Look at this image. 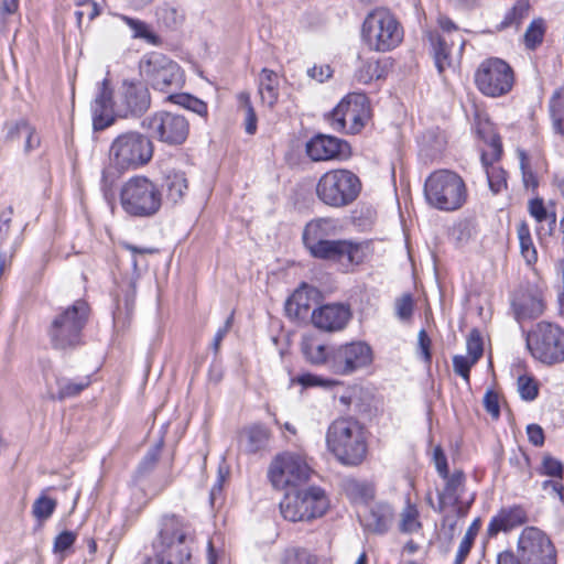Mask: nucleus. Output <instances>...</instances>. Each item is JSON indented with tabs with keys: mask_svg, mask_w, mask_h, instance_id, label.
I'll list each match as a JSON object with an SVG mask.
<instances>
[{
	"mask_svg": "<svg viewBox=\"0 0 564 564\" xmlns=\"http://www.w3.org/2000/svg\"><path fill=\"white\" fill-rule=\"evenodd\" d=\"M151 107V95L148 86L138 80H123L116 99H112L110 83L105 78L91 102L93 126L95 130H104L115 122V116L121 118H139Z\"/></svg>",
	"mask_w": 564,
	"mask_h": 564,
	"instance_id": "nucleus-1",
	"label": "nucleus"
},
{
	"mask_svg": "<svg viewBox=\"0 0 564 564\" xmlns=\"http://www.w3.org/2000/svg\"><path fill=\"white\" fill-rule=\"evenodd\" d=\"M195 532L192 525L176 516L161 519L152 543L153 555L140 564H198L194 556Z\"/></svg>",
	"mask_w": 564,
	"mask_h": 564,
	"instance_id": "nucleus-2",
	"label": "nucleus"
},
{
	"mask_svg": "<svg viewBox=\"0 0 564 564\" xmlns=\"http://www.w3.org/2000/svg\"><path fill=\"white\" fill-rule=\"evenodd\" d=\"M153 143L149 135L139 131L118 134L108 151V165L101 173V188L107 194L119 176L128 170L147 165L153 156Z\"/></svg>",
	"mask_w": 564,
	"mask_h": 564,
	"instance_id": "nucleus-3",
	"label": "nucleus"
},
{
	"mask_svg": "<svg viewBox=\"0 0 564 564\" xmlns=\"http://www.w3.org/2000/svg\"><path fill=\"white\" fill-rule=\"evenodd\" d=\"M90 306L85 300L59 308L47 328L52 347L59 351H72L85 344L84 329L88 324Z\"/></svg>",
	"mask_w": 564,
	"mask_h": 564,
	"instance_id": "nucleus-4",
	"label": "nucleus"
},
{
	"mask_svg": "<svg viewBox=\"0 0 564 564\" xmlns=\"http://www.w3.org/2000/svg\"><path fill=\"white\" fill-rule=\"evenodd\" d=\"M326 448L343 465L357 466L367 455L364 427L352 417L333 421L326 431Z\"/></svg>",
	"mask_w": 564,
	"mask_h": 564,
	"instance_id": "nucleus-5",
	"label": "nucleus"
},
{
	"mask_svg": "<svg viewBox=\"0 0 564 564\" xmlns=\"http://www.w3.org/2000/svg\"><path fill=\"white\" fill-rule=\"evenodd\" d=\"M404 30L398 18L386 8H376L365 18L361 39L373 52L386 53L397 48L403 41Z\"/></svg>",
	"mask_w": 564,
	"mask_h": 564,
	"instance_id": "nucleus-6",
	"label": "nucleus"
},
{
	"mask_svg": "<svg viewBox=\"0 0 564 564\" xmlns=\"http://www.w3.org/2000/svg\"><path fill=\"white\" fill-rule=\"evenodd\" d=\"M424 196L430 206L443 212H454L466 203L467 188L457 173L437 170L425 180Z\"/></svg>",
	"mask_w": 564,
	"mask_h": 564,
	"instance_id": "nucleus-7",
	"label": "nucleus"
},
{
	"mask_svg": "<svg viewBox=\"0 0 564 564\" xmlns=\"http://www.w3.org/2000/svg\"><path fill=\"white\" fill-rule=\"evenodd\" d=\"M120 204L122 209L132 217H152L162 206V193L152 180L135 175L122 184Z\"/></svg>",
	"mask_w": 564,
	"mask_h": 564,
	"instance_id": "nucleus-8",
	"label": "nucleus"
},
{
	"mask_svg": "<svg viewBox=\"0 0 564 564\" xmlns=\"http://www.w3.org/2000/svg\"><path fill=\"white\" fill-rule=\"evenodd\" d=\"M527 348L531 356L545 366L564 362V328L558 324L542 321L525 334Z\"/></svg>",
	"mask_w": 564,
	"mask_h": 564,
	"instance_id": "nucleus-9",
	"label": "nucleus"
},
{
	"mask_svg": "<svg viewBox=\"0 0 564 564\" xmlns=\"http://www.w3.org/2000/svg\"><path fill=\"white\" fill-rule=\"evenodd\" d=\"M361 191L359 177L349 170L336 169L324 173L316 184L318 199L330 207L341 208L357 199Z\"/></svg>",
	"mask_w": 564,
	"mask_h": 564,
	"instance_id": "nucleus-10",
	"label": "nucleus"
},
{
	"mask_svg": "<svg viewBox=\"0 0 564 564\" xmlns=\"http://www.w3.org/2000/svg\"><path fill=\"white\" fill-rule=\"evenodd\" d=\"M329 507L325 490L317 486L288 492L280 502L282 517L291 522L311 521L322 517Z\"/></svg>",
	"mask_w": 564,
	"mask_h": 564,
	"instance_id": "nucleus-11",
	"label": "nucleus"
},
{
	"mask_svg": "<svg viewBox=\"0 0 564 564\" xmlns=\"http://www.w3.org/2000/svg\"><path fill=\"white\" fill-rule=\"evenodd\" d=\"M311 474L312 468L304 454L286 451L273 457L267 476L274 489L284 490L306 482Z\"/></svg>",
	"mask_w": 564,
	"mask_h": 564,
	"instance_id": "nucleus-12",
	"label": "nucleus"
},
{
	"mask_svg": "<svg viewBox=\"0 0 564 564\" xmlns=\"http://www.w3.org/2000/svg\"><path fill=\"white\" fill-rule=\"evenodd\" d=\"M140 73L153 89L170 91L184 84V75L178 64L159 52L145 54L140 61Z\"/></svg>",
	"mask_w": 564,
	"mask_h": 564,
	"instance_id": "nucleus-13",
	"label": "nucleus"
},
{
	"mask_svg": "<svg viewBox=\"0 0 564 564\" xmlns=\"http://www.w3.org/2000/svg\"><path fill=\"white\" fill-rule=\"evenodd\" d=\"M475 84L487 97H501L513 87L514 73L511 66L501 58L490 57L482 61L475 72Z\"/></svg>",
	"mask_w": 564,
	"mask_h": 564,
	"instance_id": "nucleus-14",
	"label": "nucleus"
},
{
	"mask_svg": "<svg viewBox=\"0 0 564 564\" xmlns=\"http://www.w3.org/2000/svg\"><path fill=\"white\" fill-rule=\"evenodd\" d=\"M370 116L369 101L365 94L347 95L328 117L329 124L336 131L358 133Z\"/></svg>",
	"mask_w": 564,
	"mask_h": 564,
	"instance_id": "nucleus-15",
	"label": "nucleus"
},
{
	"mask_svg": "<svg viewBox=\"0 0 564 564\" xmlns=\"http://www.w3.org/2000/svg\"><path fill=\"white\" fill-rule=\"evenodd\" d=\"M141 127L148 131L150 139H158L169 145L184 143L189 132V123L184 116L167 111L147 117Z\"/></svg>",
	"mask_w": 564,
	"mask_h": 564,
	"instance_id": "nucleus-16",
	"label": "nucleus"
},
{
	"mask_svg": "<svg viewBox=\"0 0 564 564\" xmlns=\"http://www.w3.org/2000/svg\"><path fill=\"white\" fill-rule=\"evenodd\" d=\"M372 362V349L365 341H351L333 347L328 369L338 376H350Z\"/></svg>",
	"mask_w": 564,
	"mask_h": 564,
	"instance_id": "nucleus-17",
	"label": "nucleus"
},
{
	"mask_svg": "<svg viewBox=\"0 0 564 564\" xmlns=\"http://www.w3.org/2000/svg\"><path fill=\"white\" fill-rule=\"evenodd\" d=\"M522 564H556V550L550 538L535 527H527L518 539Z\"/></svg>",
	"mask_w": 564,
	"mask_h": 564,
	"instance_id": "nucleus-18",
	"label": "nucleus"
},
{
	"mask_svg": "<svg viewBox=\"0 0 564 564\" xmlns=\"http://www.w3.org/2000/svg\"><path fill=\"white\" fill-rule=\"evenodd\" d=\"M313 258L332 261L349 272L366 259V248L362 243L346 239H330L310 251Z\"/></svg>",
	"mask_w": 564,
	"mask_h": 564,
	"instance_id": "nucleus-19",
	"label": "nucleus"
},
{
	"mask_svg": "<svg viewBox=\"0 0 564 564\" xmlns=\"http://www.w3.org/2000/svg\"><path fill=\"white\" fill-rule=\"evenodd\" d=\"M429 42L440 75L452 66L454 51L462 55L465 40L460 33L429 32Z\"/></svg>",
	"mask_w": 564,
	"mask_h": 564,
	"instance_id": "nucleus-20",
	"label": "nucleus"
},
{
	"mask_svg": "<svg viewBox=\"0 0 564 564\" xmlns=\"http://www.w3.org/2000/svg\"><path fill=\"white\" fill-rule=\"evenodd\" d=\"M306 154L315 162L346 160L350 156V145L336 137L317 134L306 143Z\"/></svg>",
	"mask_w": 564,
	"mask_h": 564,
	"instance_id": "nucleus-21",
	"label": "nucleus"
},
{
	"mask_svg": "<svg viewBox=\"0 0 564 564\" xmlns=\"http://www.w3.org/2000/svg\"><path fill=\"white\" fill-rule=\"evenodd\" d=\"M350 318L351 312L349 306L340 303L323 305L312 313V323L314 326L325 332H338L344 329Z\"/></svg>",
	"mask_w": 564,
	"mask_h": 564,
	"instance_id": "nucleus-22",
	"label": "nucleus"
},
{
	"mask_svg": "<svg viewBox=\"0 0 564 564\" xmlns=\"http://www.w3.org/2000/svg\"><path fill=\"white\" fill-rule=\"evenodd\" d=\"M546 308L545 297L539 289H527L518 294L512 301V310L517 322L536 319L541 317Z\"/></svg>",
	"mask_w": 564,
	"mask_h": 564,
	"instance_id": "nucleus-23",
	"label": "nucleus"
},
{
	"mask_svg": "<svg viewBox=\"0 0 564 564\" xmlns=\"http://www.w3.org/2000/svg\"><path fill=\"white\" fill-rule=\"evenodd\" d=\"M529 521L528 509L522 505L505 506L490 519L487 535L496 536L500 532H509Z\"/></svg>",
	"mask_w": 564,
	"mask_h": 564,
	"instance_id": "nucleus-24",
	"label": "nucleus"
},
{
	"mask_svg": "<svg viewBox=\"0 0 564 564\" xmlns=\"http://www.w3.org/2000/svg\"><path fill=\"white\" fill-rule=\"evenodd\" d=\"M488 151L481 152V163L486 169L489 187L494 193H499L507 185L506 173L503 170L494 166V163L500 159L502 153L501 140L494 134L488 141Z\"/></svg>",
	"mask_w": 564,
	"mask_h": 564,
	"instance_id": "nucleus-25",
	"label": "nucleus"
},
{
	"mask_svg": "<svg viewBox=\"0 0 564 564\" xmlns=\"http://www.w3.org/2000/svg\"><path fill=\"white\" fill-rule=\"evenodd\" d=\"M393 517V508L386 502L375 503L365 513L359 514L364 529L376 534L387 533Z\"/></svg>",
	"mask_w": 564,
	"mask_h": 564,
	"instance_id": "nucleus-26",
	"label": "nucleus"
},
{
	"mask_svg": "<svg viewBox=\"0 0 564 564\" xmlns=\"http://www.w3.org/2000/svg\"><path fill=\"white\" fill-rule=\"evenodd\" d=\"M271 431L261 423L251 424L241 430L239 436V447L247 454H257L268 449Z\"/></svg>",
	"mask_w": 564,
	"mask_h": 564,
	"instance_id": "nucleus-27",
	"label": "nucleus"
},
{
	"mask_svg": "<svg viewBox=\"0 0 564 564\" xmlns=\"http://www.w3.org/2000/svg\"><path fill=\"white\" fill-rule=\"evenodd\" d=\"M336 229V221L332 218L311 220L303 230L302 238L305 248L310 252L325 241L330 240V237L335 236Z\"/></svg>",
	"mask_w": 564,
	"mask_h": 564,
	"instance_id": "nucleus-28",
	"label": "nucleus"
},
{
	"mask_svg": "<svg viewBox=\"0 0 564 564\" xmlns=\"http://www.w3.org/2000/svg\"><path fill=\"white\" fill-rule=\"evenodd\" d=\"M45 382L47 387V395L51 400H65L78 395L89 384L90 380L88 377L78 380H72L65 377L55 376V384L57 387L56 392L53 390L52 383L45 375Z\"/></svg>",
	"mask_w": 564,
	"mask_h": 564,
	"instance_id": "nucleus-29",
	"label": "nucleus"
},
{
	"mask_svg": "<svg viewBox=\"0 0 564 564\" xmlns=\"http://www.w3.org/2000/svg\"><path fill=\"white\" fill-rule=\"evenodd\" d=\"M528 210L539 224L536 228L538 236H551L556 225L555 213L547 212L542 198L531 199L528 205Z\"/></svg>",
	"mask_w": 564,
	"mask_h": 564,
	"instance_id": "nucleus-30",
	"label": "nucleus"
},
{
	"mask_svg": "<svg viewBox=\"0 0 564 564\" xmlns=\"http://www.w3.org/2000/svg\"><path fill=\"white\" fill-rule=\"evenodd\" d=\"M166 200L177 204L183 200L188 189L186 175L182 171H170L166 173L163 183Z\"/></svg>",
	"mask_w": 564,
	"mask_h": 564,
	"instance_id": "nucleus-31",
	"label": "nucleus"
},
{
	"mask_svg": "<svg viewBox=\"0 0 564 564\" xmlns=\"http://www.w3.org/2000/svg\"><path fill=\"white\" fill-rule=\"evenodd\" d=\"M8 139L11 141L20 140L24 138V152L30 153L31 151L40 147V138L26 120L21 119L8 127Z\"/></svg>",
	"mask_w": 564,
	"mask_h": 564,
	"instance_id": "nucleus-32",
	"label": "nucleus"
},
{
	"mask_svg": "<svg viewBox=\"0 0 564 564\" xmlns=\"http://www.w3.org/2000/svg\"><path fill=\"white\" fill-rule=\"evenodd\" d=\"M259 95L263 104L272 108L279 98V77L271 69L263 68L259 75Z\"/></svg>",
	"mask_w": 564,
	"mask_h": 564,
	"instance_id": "nucleus-33",
	"label": "nucleus"
},
{
	"mask_svg": "<svg viewBox=\"0 0 564 564\" xmlns=\"http://www.w3.org/2000/svg\"><path fill=\"white\" fill-rule=\"evenodd\" d=\"M155 15L158 23L171 31L180 29L185 21L184 11L171 3H163L159 6L156 8Z\"/></svg>",
	"mask_w": 564,
	"mask_h": 564,
	"instance_id": "nucleus-34",
	"label": "nucleus"
},
{
	"mask_svg": "<svg viewBox=\"0 0 564 564\" xmlns=\"http://www.w3.org/2000/svg\"><path fill=\"white\" fill-rule=\"evenodd\" d=\"M446 485L440 495L442 503L456 505L459 502L460 494L464 489L465 475L460 470H455L452 475L447 474Z\"/></svg>",
	"mask_w": 564,
	"mask_h": 564,
	"instance_id": "nucleus-35",
	"label": "nucleus"
},
{
	"mask_svg": "<svg viewBox=\"0 0 564 564\" xmlns=\"http://www.w3.org/2000/svg\"><path fill=\"white\" fill-rule=\"evenodd\" d=\"M398 529L403 534L417 533L422 529L420 511L409 499L399 516Z\"/></svg>",
	"mask_w": 564,
	"mask_h": 564,
	"instance_id": "nucleus-36",
	"label": "nucleus"
},
{
	"mask_svg": "<svg viewBox=\"0 0 564 564\" xmlns=\"http://www.w3.org/2000/svg\"><path fill=\"white\" fill-rule=\"evenodd\" d=\"M518 239L521 254L527 264L532 265L538 260V252L533 245L530 228L525 221H521L517 227Z\"/></svg>",
	"mask_w": 564,
	"mask_h": 564,
	"instance_id": "nucleus-37",
	"label": "nucleus"
},
{
	"mask_svg": "<svg viewBox=\"0 0 564 564\" xmlns=\"http://www.w3.org/2000/svg\"><path fill=\"white\" fill-rule=\"evenodd\" d=\"M549 107L554 131L564 137V87L554 91Z\"/></svg>",
	"mask_w": 564,
	"mask_h": 564,
	"instance_id": "nucleus-38",
	"label": "nucleus"
},
{
	"mask_svg": "<svg viewBox=\"0 0 564 564\" xmlns=\"http://www.w3.org/2000/svg\"><path fill=\"white\" fill-rule=\"evenodd\" d=\"M301 348L307 361L313 365L325 364L328 367L329 350H326L325 345L312 338H305L302 341Z\"/></svg>",
	"mask_w": 564,
	"mask_h": 564,
	"instance_id": "nucleus-39",
	"label": "nucleus"
},
{
	"mask_svg": "<svg viewBox=\"0 0 564 564\" xmlns=\"http://www.w3.org/2000/svg\"><path fill=\"white\" fill-rule=\"evenodd\" d=\"M344 489L346 495L355 502L366 503L373 497L372 487L356 479H347Z\"/></svg>",
	"mask_w": 564,
	"mask_h": 564,
	"instance_id": "nucleus-40",
	"label": "nucleus"
},
{
	"mask_svg": "<svg viewBox=\"0 0 564 564\" xmlns=\"http://www.w3.org/2000/svg\"><path fill=\"white\" fill-rule=\"evenodd\" d=\"M122 20L133 32L134 39L145 40L148 43L153 45H159L161 43L160 37L154 34L143 21L127 15H122Z\"/></svg>",
	"mask_w": 564,
	"mask_h": 564,
	"instance_id": "nucleus-41",
	"label": "nucleus"
},
{
	"mask_svg": "<svg viewBox=\"0 0 564 564\" xmlns=\"http://www.w3.org/2000/svg\"><path fill=\"white\" fill-rule=\"evenodd\" d=\"M169 100L172 102L182 106L183 108L191 110L199 116H206L207 115V105L188 94H176V95H170Z\"/></svg>",
	"mask_w": 564,
	"mask_h": 564,
	"instance_id": "nucleus-42",
	"label": "nucleus"
},
{
	"mask_svg": "<svg viewBox=\"0 0 564 564\" xmlns=\"http://www.w3.org/2000/svg\"><path fill=\"white\" fill-rule=\"evenodd\" d=\"M518 392L522 400L533 401L539 395V383L534 377L530 375H521L517 380Z\"/></svg>",
	"mask_w": 564,
	"mask_h": 564,
	"instance_id": "nucleus-43",
	"label": "nucleus"
},
{
	"mask_svg": "<svg viewBox=\"0 0 564 564\" xmlns=\"http://www.w3.org/2000/svg\"><path fill=\"white\" fill-rule=\"evenodd\" d=\"M530 4L527 0H518L514 6L507 12L502 26L519 25L522 19L529 14Z\"/></svg>",
	"mask_w": 564,
	"mask_h": 564,
	"instance_id": "nucleus-44",
	"label": "nucleus"
},
{
	"mask_svg": "<svg viewBox=\"0 0 564 564\" xmlns=\"http://www.w3.org/2000/svg\"><path fill=\"white\" fill-rule=\"evenodd\" d=\"M55 508L56 500L47 496H41L32 506V513L39 521H45L53 514Z\"/></svg>",
	"mask_w": 564,
	"mask_h": 564,
	"instance_id": "nucleus-45",
	"label": "nucleus"
},
{
	"mask_svg": "<svg viewBox=\"0 0 564 564\" xmlns=\"http://www.w3.org/2000/svg\"><path fill=\"white\" fill-rule=\"evenodd\" d=\"M544 36V24L541 19L533 20L524 33V43L528 48H535Z\"/></svg>",
	"mask_w": 564,
	"mask_h": 564,
	"instance_id": "nucleus-46",
	"label": "nucleus"
},
{
	"mask_svg": "<svg viewBox=\"0 0 564 564\" xmlns=\"http://www.w3.org/2000/svg\"><path fill=\"white\" fill-rule=\"evenodd\" d=\"M466 348L468 357L473 358V361H478L480 359L484 352V343L478 329L474 328L469 333L466 341Z\"/></svg>",
	"mask_w": 564,
	"mask_h": 564,
	"instance_id": "nucleus-47",
	"label": "nucleus"
},
{
	"mask_svg": "<svg viewBox=\"0 0 564 564\" xmlns=\"http://www.w3.org/2000/svg\"><path fill=\"white\" fill-rule=\"evenodd\" d=\"M395 315L402 322H408L413 315L414 302L411 294H403L395 300Z\"/></svg>",
	"mask_w": 564,
	"mask_h": 564,
	"instance_id": "nucleus-48",
	"label": "nucleus"
},
{
	"mask_svg": "<svg viewBox=\"0 0 564 564\" xmlns=\"http://www.w3.org/2000/svg\"><path fill=\"white\" fill-rule=\"evenodd\" d=\"M358 82L368 84L375 78H380L379 63L377 61L366 62L357 72Z\"/></svg>",
	"mask_w": 564,
	"mask_h": 564,
	"instance_id": "nucleus-49",
	"label": "nucleus"
},
{
	"mask_svg": "<svg viewBox=\"0 0 564 564\" xmlns=\"http://www.w3.org/2000/svg\"><path fill=\"white\" fill-rule=\"evenodd\" d=\"M477 361H473V358L456 355L453 358V368L456 375L460 376L467 383H469V372L470 368L476 364Z\"/></svg>",
	"mask_w": 564,
	"mask_h": 564,
	"instance_id": "nucleus-50",
	"label": "nucleus"
},
{
	"mask_svg": "<svg viewBox=\"0 0 564 564\" xmlns=\"http://www.w3.org/2000/svg\"><path fill=\"white\" fill-rule=\"evenodd\" d=\"M77 534L72 531H63L61 532L54 540V552L55 553H64L69 550L75 543Z\"/></svg>",
	"mask_w": 564,
	"mask_h": 564,
	"instance_id": "nucleus-51",
	"label": "nucleus"
},
{
	"mask_svg": "<svg viewBox=\"0 0 564 564\" xmlns=\"http://www.w3.org/2000/svg\"><path fill=\"white\" fill-rule=\"evenodd\" d=\"M161 447L162 442H160L156 446L148 451V453L145 454V456L143 457L142 462L139 465L138 471L140 474H145L154 468L155 464L159 460Z\"/></svg>",
	"mask_w": 564,
	"mask_h": 564,
	"instance_id": "nucleus-52",
	"label": "nucleus"
},
{
	"mask_svg": "<svg viewBox=\"0 0 564 564\" xmlns=\"http://www.w3.org/2000/svg\"><path fill=\"white\" fill-rule=\"evenodd\" d=\"M542 470H543V474H545L547 476H552V477H556V478L561 479L563 477L564 467L560 460H557L551 456H545L543 458V463H542Z\"/></svg>",
	"mask_w": 564,
	"mask_h": 564,
	"instance_id": "nucleus-53",
	"label": "nucleus"
},
{
	"mask_svg": "<svg viewBox=\"0 0 564 564\" xmlns=\"http://www.w3.org/2000/svg\"><path fill=\"white\" fill-rule=\"evenodd\" d=\"M133 308H134V304H133V300L131 299H126L124 301V316H122V312H121V308L118 307L117 312L113 313V323L116 326H127L129 323H130V319L132 317V314H133Z\"/></svg>",
	"mask_w": 564,
	"mask_h": 564,
	"instance_id": "nucleus-54",
	"label": "nucleus"
},
{
	"mask_svg": "<svg viewBox=\"0 0 564 564\" xmlns=\"http://www.w3.org/2000/svg\"><path fill=\"white\" fill-rule=\"evenodd\" d=\"M484 406L492 419L497 420L500 416L499 397L495 391L488 390L485 393Z\"/></svg>",
	"mask_w": 564,
	"mask_h": 564,
	"instance_id": "nucleus-55",
	"label": "nucleus"
},
{
	"mask_svg": "<svg viewBox=\"0 0 564 564\" xmlns=\"http://www.w3.org/2000/svg\"><path fill=\"white\" fill-rule=\"evenodd\" d=\"M520 167L522 171L523 184L527 188H535L538 186V180L535 174L528 166V159L524 152H520Z\"/></svg>",
	"mask_w": 564,
	"mask_h": 564,
	"instance_id": "nucleus-56",
	"label": "nucleus"
},
{
	"mask_svg": "<svg viewBox=\"0 0 564 564\" xmlns=\"http://www.w3.org/2000/svg\"><path fill=\"white\" fill-rule=\"evenodd\" d=\"M417 349L420 356L425 362L431 361V339L425 329H421L417 335Z\"/></svg>",
	"mask_w": 564,
	"mask_h": 564,
	"instance_id": "nucleus-57",
	"label": "nucleus"
},
{
	"mask_svg": "<svg viewBox=\"0 0 564 564\" xmlns=\"http://www.w3.org/2000/svg\"><path fill=\"white\" fill-rule=\"evenodd\" d=\"M227 474H228L227 470L224 471L223 468H219L217 479H216L215 484L213 485L210 492H209V502H210L212 507H214L215 503L221 498L223 486H224Z\"/></svg>",
	"mask_w": 564,
	"mask_h": 564,
	"instance_id": "nucleus-58",
	"label": "nucleus"
},
{
	"mask_svg": "<svg viewBox=\"0 0 564 564\" xmlns=\"http://www.w3.org/2000/svg\"><path fill=\"white\" fill-rule=\"evenodd\" d=\"M297 382L304 387H332L335 384V381L333 380L322 379L311 373L300 376L297 378Z\"/></svg>",
	"mask_w": 564,
	"mask_h": 564,
	"instance_id": "nucleus-59",
	"label": "nucleus"
},
{
	"mask_svg": "<svg viewBox=\"0 0 564 564\" xmlns=\"http://www.w3.org/2000/svg\"><path fill=\"white\" fill-rule=\"evenodd\" d=\"M433 459L436 467V470L438 475L442 478H447L448 474V466H447V458L441 448V446H436L433 452Z\"/></svg>",
	"mask_w": 564,
	"mask_h": 564,
	"instance_id": "nucleus-60",
	"label": "nucleus"
},
{
	"mask_svg": "<svg viewBox=\"0 0 564 564\" xmlns=\"http://www.w3.org/2000/svg\"><path fill=\"white\" fill-rule=\"evenodd\" d=\"M474 543H475V541L467 539L465 536L462 539V541L458 545V550L456 552L454 564H464L465 563L468 554L470 553V550H471Z\"/></svg>",
	"mask_w": 564,
	"mask_h": 564,
	"instance_id": "nucleus-61",
	"label": "nucleus"
},
{
	"mask_svg": "<svg viewBox=\"0 0 564 564\" xmlns=\"http://www.w3.org/2000/svg\"><path fill=\"white\" fill-rule=\"evenodd\" d=\"M528 438L534 446H542L544 444L543 429L538 424H529L527 426Z\"/></svg>",
	"mask_w": 564,
	"mask_h": 564,
	"instance_id": "nucleus-62",
	"label": "nucleus"
},
{
	"mask_svg": "<svg viewBox=\"0 0 564 564\" xmlns=\"http://www.w3.org/2000/svg\"><path fill=\"white\" fill-rule=\"evenodd\" d=\"M332 68L328 65L313 66L307 69V75L318 83H323L332 76Z\"/></svg>",
	"mask_w": 564,
	"mask_h": 564,
	"instance_id": "nucleus-63",
	"label": "nucleus"
},
{
	"mask_svg": "<svg viewBox=\"0 0 564 564\" xmlns=\"http://www.w3.org/2000/svg\"><path fill=\"white\" fill-rule=\"evenodd\" d=\"M497 564H522L519 555L517 556L512 551L506 550L498 554Z\"/></svg>",
	"mask_w": 564,
	"mask_h": 564,
	"instance_id": "nucleus-64",
	"label": "nucleus"
}]
</instances>
